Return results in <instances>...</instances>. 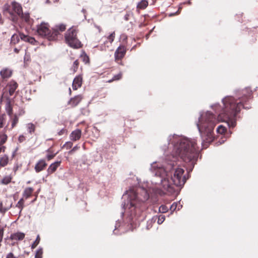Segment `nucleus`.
<instances>
[{
	"label": "nucleus",
	"instance_id": "1",
	"mask_svg": "<svg viewBox=\"0 0 258 258\" xmlns=\"http://www.w3.org/2000/svg\"><path fill=\"white\" fill-rule=\"evenodd\" d=\"M170 148H172V154L168 155L164 167L157 162L151 164V170L154 174L151 182L152 188L156 193L161 194L167 191L172 192L174 186H181L184 185L186 178L183 175L184 170L178 167L177 161L180 157L184 161L190 162L193 165L197 159L198 148L195 139H189L177 135L169 137Z\"/></svg>",
	"mask_w": 258,
	"mask_h": 258
},
{
	"label": "nucleus",
	"instance_id": "2",
	"mask_svg": "<svg viewBox=\"0 0 258 258\" xmlns=\"http://www.w3.org/2000/svg\"><path fill=\"white\" fill-rule=\"evenodd\" d=\"M147 189L140 188L136 191L134 189L127 190L123 195L124 200L123 208L132 217H138L145 209V203L149 199Z\"/></svg>",
	"mask_w": 258,
	"mask_h": 258
},
{
	"label": "nucleus",
	"instance_id": "3",
	"mask_svg": "<svg viewBox=\"0 0 258 258\" xmlns=\"http://www.w3.org/2000/svg\"><path fill=\"white\" fill-rule=\"evenodd\" d=\"M241 101L237 102L231 96H227L222 100V106L215 104L212 106L218 113V121L226 122L229 126L234 127V118L243 107Z\"/></svg>",
	"mask_w": 258,
	"mask_h": 258
},
{
	"label": "nucleus",
	"instance_id": "4",
	"mask_svg": "<svg viewBox=\"0 0 258 258\" xmlns=\"http://www.w3.org/2000/svg\"><path fill=\"white\" fill-rule=\"evenodd\" d=\"M217 122L213 114L209 111L201 115L197 126L204 142L210 143L213 141V130Z\"/></svg>",
	"mask_w": 258,
	"mask_h": 258
},
{
	"label": "nucleus",
	"instance_id": "5",
	"mask_svg": "<svg viewBox=\"0 0 258 258\" xmlns=\"http://www.w3.org/2000/svg\"><path fill=\"white\" fill-rule=\"evenodd\" d=\"M3 11L5 14H9L10 19L15 22L17 20V16L22 14V8L20 4L13 2L11 6L7 4H5L3 6Z\"/></svg>",
	"mask_w": 258,
	"mask_h": 258
},
{
	"label": "nucleus",
	"instance_id": "6",
	"mask_svg": "<svg viewBox=\"0 0 258 258\" xmlns=\"http://www.w3.org/2000/svg\"><path fill=\"white\" fill-rule=\"evenodd\" d=\"M77 31L75 28L72 27L66 34L67 43L72 47L78 48L81 47V42L76 37Z\"/></svg>",
	"mask_w": 258,
	"mask_h": 258
},
{
	"label": "nucleus",
	"instance_id": "7",
	"mask_svg": "<svg viewBox=\"0 0 258 258\" xmlns=\"http://www.w3.org/2000/svg\"><path fill=\"white\" fill-rule=\"evenodd\" d=\"M37 33L39 35L46 37L49 40H54L56 39L57 34L55 31V35L53 32L51 33L47 23H42L37 27Z\"/></svg>",
	"mask_w": 258,
	"mask_h": 258
},
{
	"label": "nucleus",
	"instance_id": "8",
	"mask_svg": "<svg viewBox=\"0 0 258 258\" xmlns=\"http://www.w3.org/2000/svg\"><path fill=\"white\" fill-rule=\"evenodd\" d=\"M20 39L25 42H28L31 44H34L36 42V41L33 37L26 35L23 33H20L19 34H15L12 35L11 37V43L16 44L19 42Z\"/></svg>",
	"mask_w": 258,
	"mask_h": 258
},
{
	"label": "nucleus",
	"instance_id": "9",
	"mask_svg": "<svg viewBox=\"0 0 258 258\" xmlns=\"http://www.w3.org/2000/svg\"><path fill=\"white\" fill-rule=\"evenodd\" d=\"M12 201L10 198H7L4 201H0V213H5L12 206Z\"/></svg>",
	"mask_w": 258,
	"mask_h": 258
},
{
	"label": "nucleus",
	"instance_id": "10",
	"mask_svg": "<svg viewBox=\"0 0 258 258\" xmlns=\"http://www.w3.org/2000/svg\"><path fill=\"white\" fill-rule=\"evenodd\" d=\"M126 49L123 46H119L116 50L114 56L116 59H120L122 58L125 55Z\"/></svg>",
	"mask_w": 258,
	"mask_h": 258
},
{
	"label": "nucleus",
	"instance_id": "11",
	"mask_svg": "<svg viewBox=\"0 0 258 258\" xmlns=\"http://www.w3.org/2000/svg\"><path fill=\"white\" fill-rule=\"evenodd\" d=\"M9 121H7V117L6 114L0 115V128L5 127L4 130L6 131L8 129Z\"/></svg>",
	"mask_w": 258,
	"mask_h": 258
},
{
	"label": "nucleus",
	"instance_id": "12",
	"mask_svg": "<svg viewBox=\"0 0 258 258\" xmlns=\"http://www.w3.org/2000/svg\"><path fill=\"white\" fill-rule=\"evenodd\" d=\"M18 84L13 80L11 81L7 85L10 96H12L18 87Z\"/></svg>",
	"mask_w": 258,
	"mask_h": 258
},
{
	"label": "nucleus",
	"instance_id": "13",
	"mask_svg": "<svg viewBox=\"0 0 258 258\" xmlns=\"http://www.w3.org/2000/svg\"><path fill=\"white\" fill-rule=\"evenodd\" d=\"M82 132L79 129H76L73 131L70 134V139L73 141H76L79 140L81 137Z\"/></svg>",
	"mask_w": 258,
	"mask_h": 258
},
{
	"label": "nucleus",
	"instance_id": "14",
	"mask_svg": "<svg viewBox=\"0 0 258 258\" xmlns=\"http://www.w3.org/2000/svg\"><path fill=\"white\" fill-rule=\"evenodd\" d=\"M82 84V77L81 76L76 77L73 81L72 86L74 90H77L81 87Z\"/></svg>",
	"mask_w": 258,
	"mask_h": 258
},
{
	"label": "nucleus",
	"instance_id": "15",
	"mask_svg": "<svg viewBox=\"0 0 258 258\" xmlns=\"http://www.w3.org/2000/svg\"><path fill=\"white\" fill-rule=\"evenodd\" d=\"M47 164L46 163L44 160H39L35 166V170L37 172H39L43 170L46 166Z\"/></svg>",
	"mask_w": 258,
	"mask_h": 258
},
{
	"label": "nucleus",
	"instance_id": "16",
	"mask_svg": "<svg viewBox=\"0 0 258 258\" xmlns=\"http://www.w3.org/2000/svg\"><path fill=\"white\" fill-rule=\"evenodd\" d=\"M12 70L8 68H4L0 72L1 76L4 79L10 78L12 76Z\"/></svg>",
	"mask_w": 258,
	"mask_h": 258
},
{
	"label": "nucleus",
	"instance_id": "17",
	"mask_svg": "<svg viewBox=\"0 0 258 258\" xmlns=\"http://www.w3.org/2000/svg\"><path fill=\"white\" fill-rule=\"evenodd\" d=\"M25 237V234L23 232H16L12 234L10 238L12 240H21Z\"/></svg>",
	"mask_w": 258,
	"mask_h": 258
},
{
	"label": "nucleus",
	"instance_id": "18",
	"mask_svg": "<svg viewBox=\"0 0 258 258\" xmlns=\"http://www.w3.org/2000/svg\"><path fill=\"white\" fill-rule=\"evenodd\" d=\"M7 136L5 134L0 135V153L4 152L6 147L3 146L7 140Z\"/></svg>",
	"mask_w": 258,
	"mask_h": 258
},
{
	"label": "nucleus",
	"instance_id": "19",
	"mask_svg": "<svg viewBox=\"0 0 258 258\" xmlns=\"http://www.w3.org/2000/svg\"><path fill=\"white\" fill-rule=\"evenodd\" d=\"M82 96L80 95H77L71 99L69 103L72 106H77L82 100Z\"/></svg>",
	"mask_w": 258,
	"mask_h": 258
},
{
	"label": "nucleus",
	"instance_id": "20",
	"mask_svg": "<svg viewBox=\"0 0 258 258\" xmlns=\"http://www.w3.org/2000/svg\"><path fill=\"white\" fill-rule=\"evenodd\" d=\"M60 161H56L52 163L48 167L47 172L48 173L54 172L60 164Z\"/></svg>",
	"mask_w": 258,
	"mask_h": 258
},
{
	"label": "nucleus",
	"instance_id": "21",
	"mask_svg": "<svg viewBox=\"0 0 258 258\" xmlns=\"http://www.w3.org/2000/svg\"><path fill=\"white\" fill-rule=\"evenodd\" d=\"M9 157L7 155H3L0 156V168L7 166L9 163Z\"/></svg>",
	"mask_w": 258,
	"mask_h": 258
},
{
	"label": "nucleus",
	"instance_id": "22",
	"mask_svg": "<svg viewBox=\"0 0 258 258\" xmlns=\"http://www.w3.org/2000/svg\"><path fill=\"white\" fill-rule=\"evenodd\" d=\"M33 191V188L32 187H27L24 190L23 193V197L24 198L27 199L29 198Z\"/></svg>",
	"mask_w": 258,
	"mask_h": 258
},
{
	"label": "nucleus",
	"instance_id": "23",
	"mask_svg": "<svg viewBox=\"0 0 258 258\" xmlns=\"http://www.w3.org/2000/svg\"><path fill=\"white\" fill-rule=\"evenodd\" d=\"M10 119L12 120L11 126L10 130L13 129L18 122L19 117L17 115L15 114L14 115H11V117H10Z\"/></svg>",
	"mask_w": 258,
	"mask_h": 258
},
{
	"label": "nucleus",
	"instance_id": "24",
	"mask_svg": "<svg viewBox=\"0 0 258 258\" xmlns=\"http://www.w3.org/2000/svg\"><path fill=\"white\" fill-rule=\"evenodd\" d=\"M66 28V25L64 24H60L58 26H56L55 28L54 29H53V35H55V33H54L55 31L56 32V34L57 35L58 34V30H59L60 31L62 32L65 30Z\"/></svg>",
	"mask_w": 258,
	"mask_h": 258
},
{
	"label": "nucleus",
	"instance_id": "25",
	"mask_svg": "<svg viewBox=\"0 0 258 258\" xmlns=\"http://www.w3.org/2000/svg\"><path fill=\"white\" fill-rule=\"evenodd\" d=\"M148 5V2L146 0H142L138 3L137 8L140 9H145Z\"/></svg>",
	"mask_w": 258,
	"mask_h": 258
},
{
	"label": "nucleus",
	"instance_id": "26",
	"mask_svg": "<svg viewBox=\"0 0 258 258\" xmlns=\"http://www.w3.org/2000/svg\"><path fill=\"white\" fill-rule=\"evenodd\" d=\"M24 201L23 198H21L17 203L16 207L18 208L19 210V214H20L24 208Z\"/></svg>",
	"mask_w": 258,
	"mask_h": 258
},
{
	"label": "nucleus",
	"instance_id": "27",
	"mask_svg": "<svg viewBox=\"0 0 258 258\" xmlns=\"http://www.w3.org/2000/svg\"><path fill=\"white\" fill-rule=\"evenodd\" d=\"M6 111L9 116V117H11V115H12L13 113V109L9 102H8L6 105Z\"/></svg>",
	"mask_w": 258,
	"mask_h": 258
},
{
	"label": "nucleus",
	"instance_id": "28",
	"mask_svg": "<svg viewBox=\"0 0 258 258\" xmlns=\"http://www.w3.org/2000/svg\"><path fill=\"white\" fill-rule=\"evenodd\" d=\"M26 128L30 134H32L35 132V126L32 123H29L26 124Z\"/></svg>",
	"mask_w": 258,
	"mask_h": 258
},
{
	"label": "nucleus",
	"instance_id": "29",
	"mask_svg": "<svg viewBox=\"0 0 258 258\" xmlns=\"http://www.w3.org/2000/svg\"><path fill=\"white\" fill-rule=\"evenodd\" d=\"M12 180V177L11 175H7L3 178L1 180V183L4 184H7L9 183Z\"/></svg>",
	"mask_w": 258,
	"mask_h": 258
},
{
	"label": "nucleus",
	"instance_id": "30",
	"mask_svg": "<svg viewBox=\"0 0 258 258\" xmlns=\"http://www.w3.org/2000/svg\"><path fill=\"white\" fill-rule=\"evenodd\" d=\"M225 131L226 128L222 125H219L217 128V132L220 134H223Z\"/></svg>",
	"mask_w": 258,
	"mask_h": 258
},
{
	"label": "nucleus",
	"instance_id": "31",
	"mask_svg": "<svg viewBox=\"0 0 258 258\" xmlns=\"http://www.w3.org/2000/svg\"><path fill=\"white\" fill-rule=\"evenodd\" d=\"M19 16L21 17L26 22H28L29 20L30 17H29V14L28 13L23 14L22 12V14H21V15Z\"/></svg>",
	"mask_w": 258,
	"mask_h": 258
},
{
	"label": "nucleus",
	"instance_id": "32",
	"mask_svg": "<svg viewBox=\"0 0 258 258\" xmlns=\"http://www.w3.org/2000/svg\"><path fill=\"white\" fill-rule=\"evenodd\" d=\"M42 253H43V251H42V248H40V249H38L36 251V252L35 254V258H42Z\"/></svg>",
	"mask_w": 258,
	"mask_h": 258
},
{
	"label": "nucleus",
	"instance_id": "33",
	"mask_svg": "<svg viewBox=\"0 0 258 258\" xmlns=\"http://www.w3.org/2000/svg\"><path fill=\"white\" fill-rule=\"evenodd\" d=\"M115 38V32H113L109 36L107 37V39L109 40L110 43H112Z\"/></svg>",
	"mask_w": 258,
	"mask_h": 258
},
{
	"label": "nucleus",
	"instance_id": "34",
	"mask_svg": "<svg viewBox=\"0 0 258 258\" xmlns=\"http://www.w3.org/2000/svg\"><path fill=\"white\" fill-rule=\"evenodd\" d=\"M121 76L122 74L121 73L115 75L111 80L108 81V82H111L113 81L118 80L121 78Z\"/></svg>",
	"mask_w": 258,
	"mask_h": 258
},
{
	"label": "nucleus",
	"instance_id": "35",
	"mask_svg": "<svg viewBox=\"0 0 258 258\" xmlns=\"http://www.w3.org/2000/svg\"><path fill=\"white\" fill-rule=\"evenodd\" d=\"M40 241V237L39 235H37L36 239L35 241L33 242V243L31 245L32 248H34L36 247V246L38 244Z\"/></svg>",
	"mask_w": 258,
	"mask_h": 258
},
{
	"label": "nucleus",
	"instance_id": "36",
	"mask_svg": "<svg viewBox=\"0 0 258 258\" xmlns=\"http://www.w3.org/2000/svg\"><path fill=\"white\" fill-rule=\"evenodd\" d=\"M165 216L164 215H160L159 217H158V223L159 224H162L164 221L165 220Z\"/></svg>",
	"mask_w": 258,
	"mask_h": 258
},
{
	"label": "nucleus",
	"instance_id": "37",
	"mask_svg": "<svg viewBox=\"0 0 258 258\" xmlns=\"http://www.w3.org/2000/svg\"><path fill=\"white\" fill-rule=\"evenodd\" d=\"M78 65H79V62H78V60H76L74 62V63H73V70H74V72H75L77 69H78Z\"/></svg>",
	"mask_w": 258,
	"mask_h": 258
},
{
	"label": "nucleus",
	"instance_id": "38",
	"mask_svg": "<svg viewBox=\"0 0 258 258\" xmlns=\"http://www.w3.org/2000/svg\"><path fill=\"white\" fill-rule=\"evenodd\" d=\"M177 205L178 203L177 202L173 203L170 206V210L173 211L176 210L177 209Z\"/></svg>",
	"mask_w": 258,
	"mask_h": 258
},
{
	"label": "nucleus",
	"instance_id": "39",
	"mask_svg": "<svg viewBox=\"0 0 258 258\" xmlns=\"http://www.w3.org/2000/svg\"><path fill=\"white\" fill-rule=\"evenodd\" d=\"M167 210V208L165 206H161L159 208V211L162 213H165Z\"/></svg>",
	"mask_w": 258,
	"mask_h": 258
},
{
	"label": "nucleus",
	"instance_id": "40",
	"mask_svg": "<svg viewBox=\"0 0 258 258\" xmlns=\"http://www.w3.org/2000/svg\"><path fill=\"white\" fill-rule=\"evenodd\" d=\"M6 258H18L17 256H15L13 253L10 252L7 254L6 256Z\"/></svg>",
	"mask_w": 258,
	"mask_h": 258
},
{
	"label": "nucleus",
	"instance_id": "41",
	"mask_svg": "<svg viewBox=\"0 0 258 258\" xmlns=\"http://www.w3.org/2000/svg\"><path fill=\"white\" fill-rule=\"evenodd\" d=\"M18 140H19V142H20V143H22V142H24L25 140V136L24 135H20L19 137Z\"/></svg>",
	"mask_w": 258,
	"mask_h": 258
},
{
	"label": "nucleus",
	"instance_id": "42",
	"mask_svg": "<svg viewBox=\"0 0 258 258\" xmlns=\"http://www.w3.org/2000/svg\"><path fill=\"white\" fill-rule=\"evenodd\" d=\"M54 155H53L49 154V155H47L46 157L48 160H50L51 159H52L54 157Z\"/></svg>",
	"mask_w": 258,
	"mask_h": 258
},
{
	"label": "nucleus",
	"instance_id": "43",
	"mask_svg": "<svg viewBox=\"0 0 258 258\" xmlns=\"http://www.w3.org/2000/svg\"><path fill=\"white\" fill-rule=\"evenodd\" d=\"M79 147H78L77 146H75V147L73 148V149L70 151V152H74V151H76L77 149H79Z\"/></svg>",
	"mask_w": 258,
	"mask_h": 258
},
{
	"label": "nucleus",
	"instance_id": "44",
	"mask_svg": "<svg viewBox=\"0 0 258 258\" xmlns=\"http://www.w3.org/2000/svg\"><path fill=\"white\" fill-rule=\"evenodd\" d=\"M177 203H178L177 209V210H179L181 208L182 205L180 204V202H177Z\"/></svg>",
	"mask_w": 258,
	"mask_h": 258
},
{
	"label": "nucleus",
	"instance_id": "45",
	"mask_svg": "<svg viewBox=\"0 0 258 258\" xmlns=\"http://www.w3.org/2000/svg\"><path fill=\"white\" fill-rule=\"evenodd\" d=\"M177 13H178V12H176L175 13H171V14H169V16H172L174 15L177 14Z\"/></svg>",
	"mask_w": 258,
	"mask_h": 258
},
{
	"label": "nucleus",
	"instance_id": "46",
	"mask_svg": "<svg viewBox=\"0 0 258 258\" xmlns=\"http://www.w3.org/2000/svg\"><path fill=\"white\" fill-rule=\"evenodd\" d=\"M1 23H2V15L0 14V24Z\"/></svg>",
	"mask_w": 258,
	"mask_h": 258
},
{
	"label": "nucleus",
	"instance_id": "47",
	"mask_svg": "<svg viewBox=\"0 0 258 258\" xmlns=\"http://www.w3.org/2000/svg\"><path fill=\"white\" fill-rule=\"evenodd\" d=\"M14 51L16 53H18V52H19V50L17 48H15Z\"/></svg>",
	"mask_w": 258,
	"mask_h": 258
},
{
	"label": "nucleus",
	"instance_id": "48",
	"mask_svg": "<svg viewBox=\"0 0 258 258\" xmlns=\"http://www.w3.org/2000/svg\"><path fill=\"white\" fill-rule=\"evenodd\" d=\"M69 144H70V146H72V144L71 142L68 143Z\"/></svg>",
	"mask_w": 258,
	"mask_h": 258
}]
</instances>
